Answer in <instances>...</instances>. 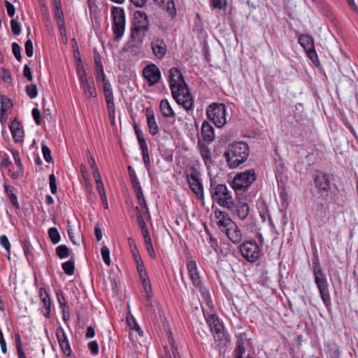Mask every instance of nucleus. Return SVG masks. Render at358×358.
Wrapping results in <instances>:
<instances>
[{"instance_id":"nucleus-1","label":"nucleus","mask_w":358,"mask_h":358,"mask_svg":"<svg viewBox=\"0 0 358 358\" xmlns=\"http://www.w3.org/2000/svg\"><path fill=\"white\" fill-rule=\"evenodd\" d=\"M169 82L171 95L177 103L186 111L192 110L193 98L179 69L173 67L169 70Z\"/></svg>"},{"instance_id":"nucleus-2","label":"nucleus","mask_w":358,"mask_h":358,"mask_svg":"<svg viewBox=\"0 0 358 358\" xmlns=\"http://www.w3.org/2000/svg\"><path fill=\"white\" fill-rule=\"evenodd\" d=\"M249 156L248 145L243 141L229 144L223 155L230 169H235L243 164Z\"/></svg>"},{"instance_id":"nucleus-3","label":"nucleus","mask_w":358,"mask_h":358,"mask_svg":"<svg viewBox=\"0 0 358 358\" xmlns=\"http://www.w3.org/2000/svg\"><path fill=\"white\" fill-rule=\"evenodd\" d=\"M134 17V22L131 28V37L136 44L131 47V52L136 55L137 50L134 49H138L142 45L149 31V20L147 14L141 10L136 11Z\"/></svg>"},{"instance_id":"nucleus-4","label":"nucleus","mask_w":358,"mask_h":358,"mask_svg":"<svg viewBox=\"0 0 358 358\" xmlns=\"http://www.w3.org/2000/svg\"><path fill=\"white\" fill-rule=\"evenodd\" d=\"M209 192L213 202L230 210L234 208L235 202L231 192L228 189L225 185L216 184L215 181L210 180Z\"/></svg>"},{"instance_id":"nucleus-5","label":"nucleus","mask_w":358,"mask_h":358,"mask_svg":"<svg viewBox=\"0 0 358 358\" xmlns=\"http://www.w3.org/2000/svg\"><path fill=\"white\" fill-rule=\"evenodd\" d=\"M313 273L315 283L318 289L322 302L327 308H329L331 306V300L329 283L318 259H315L313 262Z\"/></svg>"},{"instance_id":"nucleus-6","label":"nucleus","mask_w":358,"mask_h":358,"mask_svg":"<svg viewBox=\"0 0 358 358\" xmlns=\"http://www.w3.org/2000/svg\"><path fill=\"white\" fill-rule=\"evenodd\" d=\"M201 308L206 322L208 324L215 341H223L227 339L224 327L220 322L217 315L213 310V303L208 306L201 302Z\"/></svg>"},{"instance_id":"nucleus-7","label":"nucleus","mask_w":358,"mask_h":358,"mask_svg":"<svg viewBox=\"0 0 358 358\" xmlns=\"http://www.w3.org/2000/svg\"><path fill=\"white\" fill-rule=\"evenodd\" d=\"M187 269L189 278H190L193 285L199 289L201 294L203 303L208 306H211L212 299L209 290L206 288L202 283L196 262L194 260L188 261L187 262Z\"/></svg>"},{"instance_id":"nucleus-8","label":"nucleus","mask_w":358,"mask_h":358,"mask_svg":"<svg viewBox=\"0 0 358 358\" xmlns=\"http://www.w3.org/2000/svg\"><path fill=\"white\" fill-rule=\"evenodd\" d=\"M256 180V174L254 169H249L244 172L237 173L231 182V186L236 193L245 192Z\"/></svg>"},{"instance_id":"nucleus-9","label":"nucleus","mask_w":358,"mask_h":358,"mask_svg":"<svg viewBox=\"0 0 358 358\" xmlns=\"http://www.w3.org/2000/svg\"><path fill=\"white\" fill-rule=\"evenodd\" d=\"M186 179L192 192L200 201L204 199V191L201 173L195 167H191L186 172Z\"/></svg>"},{"instance_id":"nucleus-10","label":"nucleus","mask_w":358,"mask_h":358,"mask_svg":"<svg viewBox=\"0 0 358 358\" xmlns=\"http://www.w3.org/2000/svg\"><path fill=\"white\" fill-rule=\"evenodd\" d=\"M113 16V31L114 34V40H120L124 34L125 30V13L121 7H113L111 9Z\"/></svg>"},{"instance_id":"nucleus-11","label":"nucleus","mask_w":358,"mask_h":358,"mask_svg":"<svg viewBox=\"0 0 358 358\" xmlns=\"http://www.w3.org/2000/svg\"><path fill=\"white\" fill-rule=\"evenodd\" d=\"M242 257L248 262L253 263L262 255V249L255 241H245L239 245Z\"/></svg>"},{"instance_id":"nucleus-12","label":"nucleus","mask_w":358,"mask_h":358,"mask_svg":"<svg viewBox=\"0 0 358 358\" xmlns=\"http://www.w3.org/2000/svg\"><path fill=\"white\" fill-rule=\"evenodd\" d=\"M208 117L218 127H222L227 122L226 107L223 103H213L206 110Z\"/></svg>"},{"instance_id":"nucleus-13","label":"nucleus","mask_w":358,"mask_h":358,"mask_svg":"<svg viewBox=\"0 0 358 358\" xmlns=\"http://www.w3.org/2000/svg\"><path fill=\"white\" fill-rule=\"evenodd\" d=\"M299 43L304 49L308 58L313 62L317 59V55L315 51L314 40L308 34H300Z\"/></svg>"},{"instance_id":"nucleus-14","label":"nucleus","mask_w":358,"mask_h":358,"mask_svg":"<svg viewBox=\"0 0 358 358\" xmlns=\"http://www.w3.org/2000/svg\"><path fill=\"white\" fill-rule=\"evenodd\" d=\"M143 76L150 87L157 84L161 78V72L155 64L147 65L143 70Z\"/></svg>"},{"instance_id":"nucleus-15","label":"nucleus","mask_w":358,"mask_h":358,"mask_svg":"<svg viewBox=\"0 0 358 358\" xmlns=\"http://www.w3.org/2000/svg\"><path fill=\"white\" fill-rule=\"evenodd\" d=\"M150 48L155 57L162 59L167 53V45L164 39L155 36L151 39Z\"/></svg>"},{"instance_id":"nucleus-16","label":"nucleus","mask_w":358,"mask_h":358,"mask_svg":"<svg viewBox=\"0 0 358 358\" xmlns=\"http://www.w3.org/2000/svg\"><path fill=\"white\" fill-rule=\"evenodd\" d=\"M38 296L42 303L41 313L46 318L50 317L52 301L49 293L44 287L38 289Z\"/></svg>"},{"instance_id":"nucleus-17","label":"nucleus","mask_w":358,"mask_h":358,"mask_svg":"<svg viewBox=\"0 0 358 358\" xmlns=\"http://www.w3.org/2000/svg\"><path fill=\"white\" fill-rule=\"evenodd\" d=\"M56 336L62 351L66 356L69 357L72 352L71 345L67 335L61 326L56 329Z\"/></svg>"},{"instance_id":"nucleus-18","label":"nucleus","mask_w":358,"mask_h":358,"mask_svg":"<svg viewBox=\"0 0 358 358\" xmlns=\"http://www.w3.org/2000/svg\"><path fill=\"white\" fill-rule=\"evenodd\" d=\"M80 84L83 94L87 99H94L97 96V92L92 76H89V78L80 81Z\"/></svg>"},{"instance_id":"nucleus-19","label":"nucleus","mask_w":358,"mask_h":358,"mask_svg":"<svg viewBox=\"0 0 358 358\" xmlns=\"http://www.w3.org/2000/svg\"><path fill=\"white\" fill-rule=\"evenodd\" d=\"M215 217L216 219L217 226L222 232L234 223L227 213L219 209L215 210Z\"/></svg>"},{"instance_id":"nucleus-20","label":"nucleus","mask_w":358,"mask_h":358,"mask_svg":"<svg viewBox=\"0 0 358 358\" xmlns=\"http://www.w3.org/2000/svg\"><path fill=\"white\" fill-rule=\"evenodd\" d=\"M333 175L327 173H320L314 179L316 187L322 192H329L331 189V180Z\"/></svg>"},{"instance_id":"nucleus-21","label":"nucleus","mask_w":358,"mask_h":358,"mask_svg":"<svg viewBox=\"0 0 358 358\" xmlns=\"http://www.w3.org/2000/svg\"><path fill=\"white\" fill-rule=\"evenodd\" d=\"M9 128L15 143H22L24 141V132L22 124L16 119L13 120Z\"/></svg>"},{"instance_id":"nucleus-22","label":"nucleus","mask_w":358,"mask_h":358,"mask_svg":"<svg viewBox=\"0 0 358 358\" xmlns=\"http://www.w3.org/2000/svg\"><path fill=\"white\" fill-rule=\"evenodd\" d=\"M224 233L234 244L242 243L243 233L235 222L226 229Z\"/></svg>"},{"instance_id":"nucleus-23","label":"nucleus","mask_w":358,"mask_h":358,"mask_svg":"<svg viewBox=\"0 0 358 358\" xmlns=\"http://www.w3.org/2000/svg\"><path fill=\"white\" fill-rule=\"evenodd\" d=\"M148 131L152 136H155L159 131V127L157 123L153 110L149 108L145 110Z\"/></svg>"},{"instance_id":"nucleus-24","label":"nucleus","mask_w":358,"mask_h":358,"mask_svg":"<svg viewBox=\"0 0 358 358\" xmlns=\"http://www.w3.org/2000/svg\"><path fill=\"white\" fill-rule=\"evenodd\" d=\"M163 10H165L171 17H174L176 9L173 0H152Z\"/></svg>"},{"instance_id":"nucleus-25","label":"nucleus","mask_w":358,"mask_h":358,"mask_svg":"<svg viewBox=\"0 0 358 358\" xmlns=\"http://www.w3.org/2000/svg\"><path fill=\"white\" fill-rule=\"evenodd\" d=\"M201 135L205 141L213 142L215 139V132L213 126L207 121H204L201 126Z\"/></svg>"},{"instance_id":"nucleus-26","label":"nucleus","mask_w":358,"mask_h":358,"mask_svg":"<svg viewBox=\"0 0 358 358\" xmlns=\"http://www.w3.org/2000/svg\"><path fill=\"white\" fill-rule=\"evenodd\" d=\"M236 210V214L238 218L241 220H244L248 215L249 213V206L244 201H239L237 204L235 203Z\"/></svg>"},{"instance_id":"nucleus-27","label":"nucleus","mask_w":358,"mask_h":358,"mask_svg":"<svg viewBox=\"0 0 358 358\" xmlns=\"http://www.w3.org/2000/svg\"><path fill=\"white\" fill-rule=\"evenodd\" d=\"M159 107H160L161 112L164 117H175L176 114L167 99H162L160 102Z\"/></svg>"},{"instance_id":"nucleus-28","label":"nucleus","mask_w":358,"mask_h":358,"mask_svg":"<svg viewBox=\"0 0 358 358\" xmlns=\"http://www.w3.org/2000/svg\"><path fill=\"white\" fill-rule=\"evenodd\" d=\"M3 187H4V192L9 197L12 204L16 208H17V209L20 208V204H19V202L17 200V196L14 193L15 188L13 186L8 185V184H4Z\"/></svg>"},{"instance_id":"nucleus-29","label":"nucleus","mask_w":358,"mask_h":358,"mask_svg":"<svg viewBox=\"0 0 358 358\" xmlns=\"http://www.w3.org/2000/svg\"><path fill=\"white\" fill-rule=\"evenodd\" d=\"M200 154L207 169L210 168L212 164L211 152L208 147L202 145L200 148Z\"/></svg>"},{"instance_id":"nucleus-30","label":"nucleus","mask_w":358,"mask_h":358,"mask_svg":"<svg viewBox=\"0 0 358 358\" xmlns=\"http://www.w3.org/2000/svg\"><path fill=\"white\" fill-rule=\"evenodd\" d=\"M105 99H106V102L107 110H108L109 118L113 121L115 119V103H114V96H109V97H105Z\"/></svg>"},{"instance_id":"nucleus-31","label":"nucleus","mask_w":358,"mask_h":358,"mask_svg":"<svg viewBox=\"0 0 358 358\" xmlns=\"http://www.w3.org/2000/svg\"><path fill=\"white\" fill-rule=\"evenodd\" d=\"M127 241H128V244L130 247L134 262H139L140 260H142L134 240L132 238H129Z\"/></svg>"},{"instance_id":"nucleus-32","label":"nucleus","mask_w":358,"mask_h":358,"mask_svg":"<svg viewBox=\"0 0 358 358\" xmlns=\"http://www.w3.org/2000/svg\"><path fill=\"white\" fill-rule=\"evenodd\" d=\"M139 206L136 207V211L138 214V213H141L145 215V217H150L149 210L145 201V199H141V200L138 201Z\"/></svg>"},{"instance_id":"nucleus-33","label":"nucleus","mask_w":358,"mask_h":358,"mask_svg":"<svg viewBox=\"0 0 358 358\" xmlns=\"http://www.w3.org/2000/svg\"><path fill=\"white\" fill-rule=\"evenodd\" d=\"M55 251L59 259L67 258L70 255L69 248L66 245H60L57 246Z\"/></svg>"},{"instance_id":"nucleus-34","label":"nucleus","mask_w":358,"mask_h":358,"mask_svg":"<svg viewBox=\"0 0 358 358\" xmlns=\"http://www.w3.org/2000/svg\"><path fill=\"white\" fill-rule=\"evenodd\" d=\"M62 267L66 275H71L74 273L75 266L73 259L62 263Z\"/></svg>"},{"instance_id":"nucleus-35","label":"nucleus","mask_w":358,"mask_h":358,"mask_svg":"<svg viewBox=\"0 0 358 358\" xmlns=\"http://www.w3.org/2000/svg\"><path fill=\"white\" fill-rule=\"evenodd\" d=\"M48 236L53 244H57L60 241V234L55 227H51L48 229Z\"/></svg>"},{"instance_id":"nucleus-36","label":"nucleus","mask_w":358,"mask_h":358,"mask_svg":"<svg viewBox=\"0 0 358 358\" xmlns=\"http://www.w3.org/2000/svg\"><path fill=\"white\" fill-rule=\"evenodd\" d=\"M1 112L2 114L6 113L13 106V102L11 99L6 96L1 97Z\"/></svg>"},{"instance_id":"nucleus-37","label":"nucleus","mask_w":358,"mask_h":358,"mask_svg":"<svg viewBox=\"0 0 358 358\" xmlns=\"http://www.w3.org/2000/svg\"><path fill=\"white\" fill-rule=\"evenodd\" d=\"M26 93L30 99H34L38 95V89L35 84H30L26 87Z\"/></svg>"},{"instance_id":"nucleus-38","label":"nucleus","mask_w":358,"mask_h":358,"mask_svg":"<svg viewBox=\"0 0 358 358\" xmlns=\"http://www.w3.org/2000/svg\"><path fill=\"white\" fill-rule=\"evenodd\" d=\"M103 83V92L105 97L113 96V92L111 85L108 80Z\"/></svg>"},{"instance_id":"nucleus-39","label":"nucleus","mask_w":358,"mask_h":358,"mask_svg":"<svg viewBox=\"0 0 358 358\" xmlns=\"http://www.w3.org/2000/svg\"><path fill=\"white\" fill-rule=\"evenodd\" d=\"M135 263L136 264L138 273L139 274L141 279L148 277L145 267L143 264V260H140L139 262H136Z\"/></svg>"},{"instance_id":"nucleus-40","label":"nucleus","mask_w":358,"mask_h":358,"mask_svg":"<svg viewBox=\"0 0 358 358\" xmlns=\"http://www.w3.org/2000/svg\"><path fill=\"white\" fill-rule=\"evenodd\" d=\"M245 352V349L242 341H238L237 345L235 349L234 358H243V355Z\"/></svg>"},{"instance_id":"nucleus-41","label":"nucleus","mask_w":358,"mask_h":358,"mask_svg":"<svg viewBox=\"0 0 358 358\" xmlns=\"http://www.w3.org/2000/svg\"><path fill=\"white\" fill-rule=\"evenodd\" d=\"M41 148L44 159L47 162H51L52 159L50 148L43 142L41 143Z\"/></svg>"},{"instance_id":"nucleus-42","label":"nucleus","mask_w":358,"mask_h":358,"mask_svg":"<svg viewBox=\"0 0 358 358\" xmlns=\"http://www.w3.org/2000/svg\"><path fill=\"white\" fill-rule=\"evenodd\" d=\"M101 256L103 261L104 263L109 266L110 264V250L107 246H103L101 248Z\"/></svg>"},{"instance_id":"nucleus-43","label":"nucleus","mask_w":358,"mask_h":358,"mask_svg":"<svg viewBox=\"0 0 358 358\" xmlns=\"http://www.w3.org/2000/svg\"><path fill=\"white\" fill-rule=\"evenodd\" d=\"M77 74L79 82L89 78V76H87V73L84 69V67L82 65V63L77 64Z\"/></svg>"},{"instance_id":"nucleus-44","label":"nucleus","mask_w":358,"mask_h":358,"mask_svg":"<svg viewBox=\"0 0 358 358\" xmlns=\"http://www.w3.org/2000/svg\"><path fill=\"white\" fill-rule=\"evenodd\" d=\"M11 154L13 155L15 164L17 166V169H23V165L20 159L19 152L15 149H13L11 150Z\"/></svg>"},{"instance_id":"nucleus-45","label":"nucleus","mask_w":358,"mask_h":358,"mask_svg":"<svg viewBox=\"0 0 358 358\" xmlns=\"http://www.w3.org/2000/svg\"><path fill=\"white\" fill-rule=\"evenodd\" d=\"M12 52L16 59L20 62L22 60L21 48L17 43H12Z\"/></svg>"},{"instance_id":"nucleus-46","label":"nucleus","mask_w":358,"mask_h":358,"mask_svg":"<svg viewBox=\"0 0 358 358\" xmlns=\"http://www.w3.org/2000/svg\"><path fill=\"white\" fill-rule=\"evenodd\" d=\"M56 296L57 298L58 303L59 304V306L64 309L65 308H68V303L62 292V291L58 290L56 292Z\"/></svg>"},{"instance_id":"nucleus-47","label":"nucleus","mask_w":358,"mask_h":358,"mask_svg":"<svg viewBox=\"0 0 358 358\" xmlns=\"http://www.w3.org/2000/svg\"><path fill=\"white\" fill-rule=\"evenodd\" d=\"M10 26L13 34L15 36H18L21 32V27L20 23L15 19L10 20Z\"/></svg>"},{"instance_id":"nucleus-48","label":"nucleus","mask_w":358,"mask_h":358,"mask_svg":"<svg viewBox=\"0 0 358 358\" xmlns=\"http://www.w3.org/2000/svg\"><path fill=\"white\" fill-rule=\"evenodd\" d=\"M141 154L145 166L146 167L147 170L149 171L150 169V159L148 149L141 150Z\"/></svg>"},{"instance_id":"nucleus-49","label":"nucleus","mask_w":358,"mask_h":358,"mask_svg":"<svg viewBox=\"0 0 358 358\" xmlns=\"http://www.w3.org/2000/svg\"><path fill=\"white\" fill-rule=\"evenodd\" d=\"M49 184H50V188L51 193L53 194H56L57 191L56 178L53 173H52L49 176Z\"/></svg>"},{"instance_id":"nucleus-50","label":"nucleus","mask_w":358,"mask_h":358,"mask_svg":"<svg viewBox=\"0 0 358 358\" xmlns=\"http://www.w3.org/2000/svg\"><path fill=\"white\" fill-rule=\"evenodd\" d=\"M0 244L10 254V244L8 238V237L6 236L2 235V236H0Z\"/></svg>"},{"instance_id":"nucleus-51","label":"nucleus","mask_w":358,"mask_h":358,"mask_svg":"<svg viewBox=\"0 0 358 358\" xmlns=\"http://www.w3.org/2000/svg\"><path fill=\"white\" fill-rule=\"evenodd\" d=\"M33 118L37 125L41 124V111L37 108H34L31 111Z\"/></svg>"},{"instance_id":"nucleus-52","label":"nucleus","mask_w":358,"mask_h":358,"mask_svg":"<svg viewBox=\"0 0 358 358\" xmlns=\"http://www.w3.org/2000/svg\"><path fill=\"white\" fill-rule=\"evenodd\" d=\"M1 78L5 83H10L12 81L10 72L9 70L6 69H1Z\"/></svg>"},{"instance_id":"nucleus-53","label":"nucleus","mask_w":358,"mask_h":358,"mask_svg":"<svg viewBox=\"0 0 358 358\" xmlns=\"http://www.w3.org/2000/svg\"><path fill=\"white\" fill-rule=\"evenodd\" d=\"M87 345L92 355H96L99 353V345L96 341H90Z\"/></svg>"},{"instance_id":"nucleus-54","label":"nucleus","mask_w":358,"mask_h":358,"mask_svg":"<svg viewBox=\"0 0 358 358\" xmlns=\"http://www.w3.org/2000/svg\"><path fill=\"white\" fill-rule=\"evenodd\" d=\"M212 5L215 8L224 9L227 6V0H212Z\"/></svg>"},{"instance_id":"nucleus-55","label":"nucleus","mask_w":358,"mask_h":358,"mask_svg":"<svg viewBox=\"0 0 358 358\" xmlns=\"http://www.w3.org/2000/svg\"><path fill=\"white\" fill-rule=\"evenodd\" d=\"M150 217H145V215L143 214H142L141 213H138L137 214V219H138V224L141 227V229L143 230V229H148L147 226H146V223L145 222V219H149Z\"/></svg>"},{"instance_id":"nucleus-56","label":"nucleus","mask_w":358,"mask_h":358,"mask_svg":"<svg viewBox=\"0 0 358 358\" xmlns=\"http://www.w3.org/2000/svg\"><path fill=\"white\" fill-rule=\"evenodd\" d=\"M25 52L27 57H31L33 56V43L32 41L29 39L25 42Z\"/></svg>"},{"instance_id":"nucleus-57","label":"nucleus","mask_w":358,"mask_h":358,"mask_svg":"<svg viewBox=\"0 0 358 358\" xmlns=\"http://www.w3.org/2000/svg\"><path fill=\"white\" fill-rule=\"evenodd\" d=\"M3 4L7 9L8 16L13 17L15 13V8L14 6L8 1H4Z\"/></svg>"},{"instance_id":"nucleus-58","label":"nucleus","mask_w":358,"mask_h":358,"mask_svg":"<svg viewBox=\"0 0 358 358\" xmlns=\"http://www.w3.org/2000/svg\"><path fill=\"white\" fill-rule=\"evenodd\" d=\"M23 76L29 80H33L31 70L28 64H25L23 69Z\"/></svg>"},{"instance_id":"nucleus-59","label":"nucleus","mask_w":358,"mask_h":358,"mask_svg":"<svg viewBox=\"0 0 358 358\" xmlns=\"http://www.w3.org/2000/svg\"><path fill=\"white\" fill-rule=\"evenodd\" d=\"M55 17L57 18V20L64 18V13H63V10L62 9V6H61L60 1H58V3H57V5L55 6Z\"/></svg>"},{"instance_id":"nucleus-60","label":"nucleus","mask_w":358,"mask_h":358,"mask_svg":"<svg viewBox=\"0 0 358 358\" xmlns=\"http://www.w3.org/2000/svg\"><path fill=\"white\" fill-rule=\"evenodd\" d=\"M94 64L96 67V70L103 69V65L101 63V59L100 55L96 52L94 55Z\"/></svg>"},{"instance_id":"nucleus-61","label":"nucleus","mask_w":358,"mask_h":358,"mask_svg":"<svg viewBox=\"0 0 358 358\" xmlns=\"http://www.w3.org/2000/svg\"><path fill=\"white\" fill-rule=\"evenodd\" d=\"M96 188L98 193L100 196L101 200H105V197L106 196L104 185L103 182H99L96 184Z\"/></svg>"},{"instance_id":"nucleus-62","label":"nucleus","mask_w":358,"mask_h":358,"mask_svg":"<svg viewBox=\"0 0 358 358\" xmlns=\"http://www.w3.org/2000/svg\"><path fill=\"white\" fill-rule=\"evenodd\" d=\"M143 287L145 292H150L152 289L151 284L149 280L148 277H146L145 278H141Z\"/></svg>"},{"instance_id":"nucleus-63","label":"nucleus","mask_w":358,"mask_h":358,"mask_svg":"<svg viewBox=\"0 0 358 358\" xmlns=\"http://www.w3.org/2000/svg\"><path fill=\"white\" fill-rule=\"evenodd\" d=\"M96 71V80L105 82L106 79V76L104 73L103 68L100 69H97Z\"/></svg>"},{"instance_id":"nucleus-64","label":"nucleus","mask_w":358,"mask_h":358,"mask_svg":"<svg viewBox=\"0 0 358 358\" xmlns=\"http://www.w3.org/2000/svg\"><path fill=\"white\" fill-rule=\"evenodd\" d=\"M127 323L129 326V327L131 329H134L136 330V331H138L140 335L142 336L143 334V331H141L139 325L135 322L134 320H133V324H131L129 321V319H127Z\"/></svg>"}]
</instances>
